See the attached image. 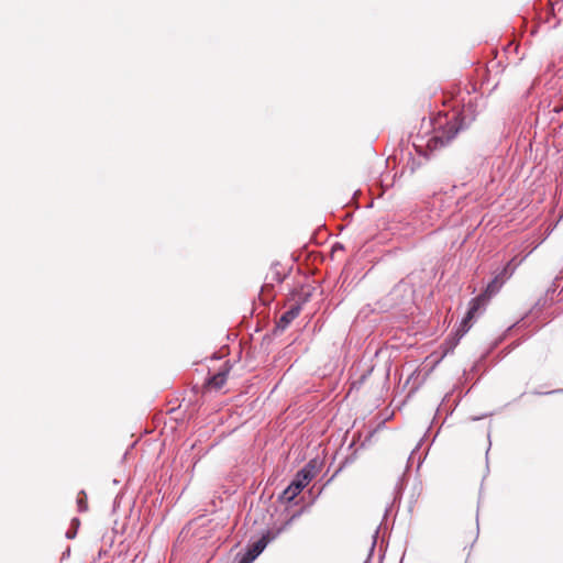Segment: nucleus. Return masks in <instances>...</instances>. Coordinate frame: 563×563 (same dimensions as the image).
<instances>
[{
	"instance_id": "nucleus-1",
	"label": "nucleus",
	"mask_w": 563,
	"mask_h": 563,
	"mask_svg": "<svg viewBox=\"0 0 563 563\" xmlns=\"http://www.w3.org/2000/svg\"><path fill=\"white\" fill-rule=\"evenodd\" d=\"M474 120L471 114V106L464 107L461 113H454L451 118L445 117L444 122L438 121L434 128V135L429 140L428 146L431 148L443 147L453 141L460 131L466 129Z\"/></svg>"
},
{
	"instance_id": "nucleus-2",
	"label": "nucleus",
	"mask_w": 563,
	"mask_h": 563,
	"mask_svg": "<svg viewBox=\"0 0 563 563\" xmlns=\"http://www.w3.org/2000/svg\"><path fill=\"white\" fill-rule=\"evenodd\" d=\"M287 525L288 522H286L284 526L279 527L276 530L265 531L257 541H255L247 548V550L245 551V553L242 554L238 563H253L255 559L265 550V548L284 531Z\"/></svg>"
},
{
	"instance_id": "nucleus-3",
	"label": "nucleus",
	"mask_w": 563,
	"mask_h": 563,
	"mask_svg": "<svg viewBox=\"0 0 563 563\" xmlns=\"http://www.w3.org/2000/svg\"><path fill=\"white\" fill-rule=\"evenodd\" d=\"M514 261V258L509 261L506 266L490 280L485 290L476 297L482 298L481 308L484 307L487 301L500 290L504 283L512 276L516 269V266H512Z\"/></svg>"
},
{
	"instance_id": "nucleus-4",
	"label": "nucleus",
	"mask_w": 563,
	"mask_h": 563,
	"mask_svg": "<svg viewBox=\"0 0 563 563\" xmlns=\"http://www.w3.org/2000/svg\"><path fill=\"white\" fill-rule=\"evenodd\" d=\"M481 299L482 298H473L470 302V308L466 312V316L460 323L459 329L456 330L455 336L445 342L446 345H450L449 349L445 350V353L452 351L459 341L465 335V333L471 329V320L475 317L476 312L481 309Z\"/></svg>"
},
{
	"instance_id": "nucleus-5",
	"label": "nucleus",
	"mask_w": 563,
	"mask_h": 563,
	"mask_svg": "<svg viewBox=\"0 0 563 563\" xmlns=\"http://www.w3.org/2000/svg\"><path fill=\"white\" fill-rule=\"evenodd\" d=\"M307 472H298L295 478L290 482L288 487L283 492L282 497L291 501L296 496H298L302 489L310 483L311 478L306 474Z\"/></svg>"
},
{
	"instance_id": "nucleus-6",
	"label": "nucleus",
	"mask_w": 563,
	"mask_h": 563,
	"mask_svg": "<svg viewBox=\"0 0 563 563\" xmlns=\"http://www.w3.org/2000/svg\"><path fill=\"white\" fill-rule=\"evenodd\" d=\"M301 306L294 305L287 311H285L276 323V328L284 331L300 313Z\"/></svg>"
},
{
	"instance_id": "nucleus-7",
	"label": "nucleus",
	"mask_w": 563,
	"mask_h": 563,
	"mask_svg": "<svg viewBox=\"0 0 563 563\" xmlns=\"http://www.w3.org/2000/svg\"><path fill=\"white\" fill-rule=\"evenodd\" d=\"M229 372L230 366L225 363L223 368L207 379V384L216 389H220L225 384Z\"/></svg>"
},
{
	"instance_id": "nucleus-8",
	"label": "nucleus",
	"mask_w": 563,
	"mask_h": 563,
	"mask_svg": "<svg viewBox=\"0 0 563 563\" xmlns=\"http://www.w3.org/2000/svg\"><path fill=\"white\" fill-rule=\"evenodd\" d=\"M321 470V462L318 459L310 460L300 472H307L306 474L312 479Z\"/></svg>"
},
{
	"instance_id": "nucleus-9",
	"label": "nucleus",
	"mask_w": 563,
	"mask_h": 563,
	"mask_svg": "<svg viewBox=\"0 0 563 563\" xmlns=\"http://www.w3.org/2000/svg\"><path fill=\"white\" fill-rule=\"evenodd\" d=\"M71 526H74V529H69L67 532H66V538L67 539H74L76 537V533H77V528L79 527V520L77 518H74L71 520Z\"/></svg>"
},
{
	"instance_id": "nucleus-10",
	"label": "nucleus",
	"mask_w": 563,
	"mask_h": 563,
	"mask_svg": "<svg viewBox=\"0 0 563 563\" xmlns=\"http://www.w3.org/2000/svg\"><path fill=\"white\" fill-rule=\"evenodd\" d=\"M77 504H78V510L80 512L86 511L88 509L87 503L84 498H78Z\"/></svg>"
},
{
	"instance_id": "nucleus-11",
	"label": "nucleus",
	"mask_w": 563,
	"mask_h": 563,
	"mask_svg": "<svg viewBox=\"0 0 563 563\" xmlns=\"http://www.w3.org/2000/svg\"><path fill=\"white\" fill-rule=\"evenodd\" d=\"M378 531H379V528H376V530L374 531L373 536H372V544H371V553L374 551L375 549V545H376V540H377V536H378Z\"/></svg>"
},
{
	"instance_id": "nucleus-12",
	"label": "nucleus",
	"mask_w": 563,
	"mask_h": 563,
	"mask_svg": "<svg viewBox=\"0 0 563 563\" xmlns=\"http://www.w3.org/2000/svg\"><path fill=\"white\" fill-rule=\"evenodd\" d=\"M553 393H563V389L553 390V391H550L549 394H553Z\"/></svg>"
}]
</instances>
